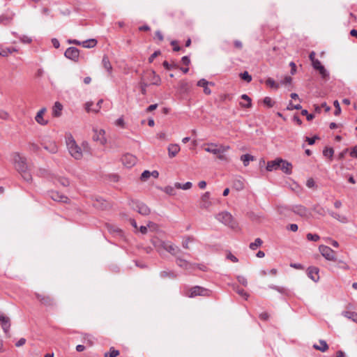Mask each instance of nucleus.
I'll list each match as a JSON object with an SVG mask.
<instances>
[{"instance_id":"f257e3e1","label":"nucleus","mask_w":357,"mask_h":357,"mask_svg":"<svg viewBox=\"0 0 357 357\" xmlns=\"http://www.w3.org/2000/svg\"><path fill=\"white\" fill-rule=\"evenodd\" d=\"M12 157L15 167L22 178L28 183L31 182L32 175L26 158L17 152L13 153Z\"/></svg>"},{"instance_id":"f03ea898","label":"nucleus","mask_w":357,"mask_h":357,"mask_svg":"<svg viewBox=\"0 0 357 357\" xmlns=\"http://www.w3.org/2000/svg\"><path fill=\"white\" fill-rule=\"evenodd\" d=\"M66 144L70 155L75 160H81L83 157L82 149L77 144L71 134L66 135Z\"/></svg>"},{"instance_id":"7ed1b4c3","label":"nucleus","mask_w":357,"mask_h":357,"mask_svg":"<svg viewBox=\"0 0 357 357\" xmlns=\"http://www.w3.org/2000/svg\"><path fill=\"white\" fill-rule=\"evenodd\" d=\"M230 149L229 146L218 145L217 144H209L204 150L212 154L216 155L217 158L222 161H227V157L225 153Z\"/></svg>"},{"instance_id":"20e7f679","label":"nucleus","mask_w":357,"mask_h":357,"mask_svg":"<svg viewBox=\"0 0 357 357\" xmlns=\"http://www.w3.org/2000/svg\"><path fill=\"white\" fill-rule=\"evenodd\" d=\"M313 211L321 215H325L326 213H328L333 218L337 220V221L342 222V223H347L348 222V218L345 215H340L331 210L327 209L326 210L323 207H318L314 206L313 208Z\"/></svg>"},{"instance_id":"39448f33","label":"nucleus","mask_w":357,"mask_h":357,"mask_svg":"<svg viewBox=\"0 0 357 357\" xmlns=\"http://www.w3.org/2000/svg\"><path fill=\"white\" fill-rule=\"evenodd\" d=\"M216 219L229 227L234 228L236 226V222H234L231 214L227 211H222L219 213L215 216Z\"/></svg>"},{"instance_id":"423d86ee","label":"nucleus","mask_w":357,"mask_h":357,"mask_svg":"<svg viewBox=\"0 0 357 357\" xmlns=\"http://www.w3.org/2000/svg\"><path fill=\"white\" fill-rule=\"evenodd\" d=\"M176 263L178 266L180 268L187 271L189 273H191L194 271H195V265L193 263H191L180 256L176 257Z\"/></svg>"},{"instance_id":"0eeeda50","label":"nucleus","mask_w":357,"mask_h":357,"mask_svg":"<svg viewBox=\"0 0 357 357\" xmlns=\"http://www.w3.org/2000/svg\"><path fill=\"white\" fill-rule=\"evenodd\" d=\"M160 246L172 255L176 257L181 252V249L170 241H162Z\"/></svg>"},{"instance_id":"6e6552de","label":"nucleus","mask_w":357,"mask_h":357,"mask_svg":"<svg viewBox=\"0 0 357 357\" xmlns=\"http://www.w3.org/2000/svg\"><path fill=\"white\" fill-rule=\"evenodd\" d=\"M321 255L328 261H335L336 260L335 252L328 246L321 245L319 248Z\"/></svg>"},{"instance_id":"1a4fd4ad","label":"nucleus","mask_w":357,"mask_h":357,"mask_svg":"<svg viewBox=\"0 0 357 357\" xmlns=\"http://www.w3.org/2000/svg\"><path fill=\"white\" fill-rule=\"evenodd\" d=\"M211 291L199 286H195L190 289L189 297L192 298L197 296H209Z\"/></svg>"},{"instance_id":"9d476101","label":"nucleus","mask_w":357,"mask_h":357,"mask_svg":"<svg viewBox=\"0 0 357 357\" xmlns=\"http://www.w3.org/2000/svg\"><path fill=\"white\" fill-rule=\"evenodd\" d=\"M93 139L103 145L107 142L105 131L103 129L93 128Z\"/></svg>"},{"instance_id":"9b49d317","label":"nucleus","mask_w":357,"mask_h":357,"mask_svg":"<svg viewBox=\"0 0 357 357\" xmlns=\"http://www.w3.org/2000/svg\"><path fill=\"white\" fill-rule=\"evenodd\" d=\"M64 55L67 59L73 61H77L79 56V51L75 47H70L66 50Z\"/></svg>"},{"instance_id":"f8f14e48","label":"nucleus","mask_w":357,"mask_h":357,"mask_svg":"<svg viewBox=\"0 0 357 357\" xmlns=\"http://www.w3.org/2000/svg\"><path fill=\"white\" fill-rule=\"evenodd\" d=\"M121 161L125 167L130 168L136 164L137 158L132 154L126 153L122 156Z\"/></svg>"},{"instance_id":"ddd939ff","label":"nucleus","mask_w":357,"mask_h":357,"mask_svg":"<svg viewBox=\"0 0 357 357\" xmlns=\"http://www.w3.org/2000/svg\"><path fill=\"white\" fill-rule=\"evenodd\" d=\"M291 211L295 214L300 215L301 217L306 218L309 215V211L306 207L303 205H294L291 207Z\"/></svg>"},{"instance_id":"4468645a","label":"nucleus","mask_w":357,"mask_h":357,"mask_svg":"<svg viewBox=\"0 0 357 357\" xmlns=\"http://www.w3.org/2000/svg\"><path fill=\"white\" fill-rule=\"evenodd\" d=\"M49 196L56 202L66 203L68 201V198L66 196L57 191H50Z\"/></svg>"},{"instance_id":"2eb2a0df","label":"nucleus","mask_w":357,"mask_h":357,"mask_svg":"<svg viewBox=\"0 0 357 357\" xmlns=\"http://www.w3.org/2000/svg\"><path fill=\"white\" fill-rule=\"evenodd\" d=\"M45 112H46V108L43 107L38 112V113L36 114V116H35L36 121L41 126H45L48 123V121L45 119L43 117Z\"/></svg>"},{"instance_id":"dca6fc26","label":"nucleus","mask_w":357,"mask_h":357,"mask_svg":"<svg viewBox=\"0 0 357 357\" xmlns=\"http://www.w3.org/2000/svg\"><path fill=\"white\" fill-rule=\"evenodd\" d=\"M281 162L282 158H276L274 160L268 161L266 167V170L268 172H273L279 169Z\"/></svg>"},{"instance_id":"f3484780","label":"nucleus","mask_w":357,"mask_h":357,"mask_svg":"<svg viewBox=\"0 0 357 357\" xmlns=\"http://www.w3.org/2000/svg\"><path fill=\"white\" fill-rule=\"evenodd\" d=\"M319 270L317 267H309L307 269V275L314 282H317L319 280Z\"/></svg>"},{"instance_id":"a211bd4d","label":"nucleus","mask_w":357,"mask_h":357,"mask_svg":"<svg viewBox=\"0 0 357 357\" xmlns=\"http://www.w3.org/2000/svg\"><path fill=\"white\" fill-rule=\"evenodd\" d=\"M199 205L202 208H208L211 205V202L210 201V193L208 192H206L202 196Z\"/></svg>"},{"instance_id":"6ab92c4d","label":"nucleus","mask_w":357,"mask_h":357,"mask_svg":"<svg viewBox=\"0 0 357 357\" xmlns=\"http://www.w3.org/2000/svg\"><path fill=\"white\" fill-rule=\"evenodd\" d=\"M214 85L213 82H209L205 79H201L197 82V86L200 87H203L204 92L206 95H209L211 93V90L208 88V85Z\"/></svg>"},{"instance_id":"aec40b11","label":"nucleus","mask_w":357,"mask_h":357,"mask_svg":"<svg viewBox=\"0 0 357 357\" xmlns=\"http://www.w3.org/2000/svg\"><path fill=\"white\" fill-rule=\"evenodd\" d=\"M279 169L286 174H291L292 172V165L288 161L282 159Z\"/></svg>"},{"instance_id":"412c9836","label":"nucleus","mask_w":357,"mask_h":357,"mask_svg":"<svg viewBox=\"0 0 357 357\" xmlns=\"http://www.w3.org/2000/svg\"><path fill=\"white\" fill-rule=\"evenodd\" d=\"M136 210L142 215H146L150 213L149 207L142 202H137L136 204Z\"/></svg>"},{"instance_id":"4be33fe9","label":"nucleus","mask_w":357,"mask_h":357,"mask_svg":"<svg viewBox=\"0 0 357 357\" xmlns=\"http://www.w3.org/2000/svg\"><path fill=\"white\" fill-rule=\"evenodd\" d=\"M180 151V146L177 144H172L168 146V155L169 158H174Z\"/></svg>"},{"instance_id":"5701e85b","label":"nucleus","mask_w":357,"mask_h":357,"mask_svg":"<svg viewBox=\"0 0 357 357\" xmlns=\"http://www.w3.org/2000/svg\"><path fill=\"white\" fill-rule=\"evenodd\" d=\"M63 105L59 102H56L52 107V116L59 117L61 115Z\"/></svg>"},{"instance_id":"b1692460","label":"nucleus","mask_w":357,"mask_h":357,"mask_svg":"<svg viewBox=\"0 0 357 357\" xmlns=\"http://www.w3.org/2000/svg\"><path fill=\"white\" fill-rule=\"evenodd\" d=\"M150 81L151 84L154 85H160L161 82V79L158 75L154 70H151L149 72Z\"/></svg>"},{"instance_id":"393cba45","label":"nucleus","mask_w":357,"mask_h":357,"mask_svg":"<svg viewBox=\"0 0 357 357\" xmlns=\"http://www.w3.org/2000/svg\"><path fill=\"white\" fill-rule=\"evenodd\" d=\"M342 315L357 324V312L351 311H343Z\"/></svg>"},{"instance_id":"a878e982","label":"nucleus","mask_w":357,"mask_h":357,"mask_svg":"<svg viewBox=\"0 0 357 357\" xmlns=\"http://www.w3.org/2000/svg\"><path fill=\"white\" fill-rule=\"evenodd\" d=\"M241 98L242 100H244L245 102H246V103H243V102H241L239 104L241 107H245V108H250L252 107V100L247 94L241 95Z\"/></svg>"},{"instance_id":"bb28decb","label":"nucleus","mask_w":357,"mask_h":357,"mask_svg":"<svg viewBox=\"0 0 357 357\" xmlns=\"http://www.w3.org/2000/svg\"><path fill=\"white\" fill-rule=\"evenodd\" d=\"M12 33L17 37L21 43L24 44H30L32 42V38L26 35H18L16 32H12Z\"/></svg>"},{"instance_id":"cd10ccee","label":"nucleus","mask_w":357,"mask_h":357,"mask_svg":"<svg viewBox=\"0 0 357 357\" xmlns=\"http://www.w3.org/2000/svg\"><path fill=\"white\" fill-rule=\"evenodd\" d=\"M160 276L162 278H169L171 279H175L177 277V275L172 271H162L160 273Z\"/></svg>"},{"instance_id":"c85d7f7f","label":"nucleus","mask_w":357,"mask_h":357,"mask_svg":"<svg viewBox=\"0 0 357 357\" xmlns=\"http://www.w3.org/2000/svg\"><path fill=\"white\" fill-rule=\"evenodd\" d=\"M97 43L98 42L96 39L91 38L82 42V45L85 48H92L97 45Z\"/></svg>"},{"instance_id":"c756f323","label":"nucleus","mask_w":357,"mask_h":357,"mask_svg":"<svg viewBox=\"0 0 357 357\" xmlns=\"http://www.w3.org/2000/svg\"><path fill=\"white\" fill-rule=\"evenodd\" d=\"M255 157L250 154H244L241 156V160L243 162V165L247 167L250 161H253Z\"/></svg>"},{"instance_id":"7c9ffc66","label":"nucleus","mask_w":357,"mask_h":357,"mask_svg":"<svg viewBox=\"0 0 357 357\" xmlns=\"http://www.w3.org/2000/svg\"><path fill=\"white\" fill-rule=\"evenodd\" d=\"M102 63L103 67L106 69V70L109 73H111L112 70V66L110 61L107 56H103Z\"/></svg>"},{"instance_id":"2f4dec72","label":"nucleus","mask_w":357,"mask_h":357,"mask_svg":"<svg viewBox=\"0 0 357 357\" xmlns=\"http://www.w3.org/2000/svg\"><path fill=\"white\" fill-rule=\"evenodd\" d=\"M36 296L38 299L40 300V301L44 305H50L52 303V301L49 296H41L38 294H36Z\"/></svg>"},{"instance_id":"473e14b6","label":"nucleus","mask_w":357,"mask_h":357,"mask_svg":"<svg viewBox=\"0 0 357 357\" xmlns=\"http://www.w3.org/2000/svg\"><path fill=\"white\" fill-rule=\"evenodd\" d=\"M314 348H315L317 350L324 352L328 349V346L326 341L319 340V345L314 344Z\"/></svg>"},{"instance_id":"72a5a7b5","label":"nucleus","mask_w":357,"mask_h":357,"mask_svg":"<svg viewBox=\"0 0 357 357\" xmlns=\"http://www.w3.org/2000/svg\"><path fill=\"white\" fill-rule=\"evenodd\" d=\"M233 289L241 296L244 298L245 299H247L249 296V294L245 292L243 289H240L237 285L233 284Z\"/></svg>"},{"instance_id":"f704fd0d","label":"nucleus","mask_w":357,"mask_h":357,"mask_svg":"<svg viewBox=\"0 0 357 357\" xmlns=\"http://www.w3.org/2000/svg\"><path fill=\"white\" fill-rule=\"evenodd\" d=\"M148 227L150 228V229H155L156 227V225L152 222H149L147 225V226H141L139 227V231L142 234H145L147 233V231H148Z\"/></svg>"},{"instance_id":"c9c22d12","label":"nucleus","mask_w":357,"mask_h":357,"mask_svg":"<svg viewBox=\"0 0 357 357\" xmlns=\"http://www.w3.org/2000/svg\"><path fill=\"white\" fill-rule=\"evenodd\" d=\"M266 84L274 89H278L280 87V84L275 82L273 78L268 77L266 80Z\"/></svg>"},{"instance_id":"e433bc0d","label":"nucleus","mask_w":357,"mask_h":357,"mask_svg":"<svg viewBox=\"0 0 357 357\" xmlns=\"http://www.w3.org/2000/svg\"><path fill=\"white\" fill-rule=\"evenodd\" d=\"M263 243L261 238H257L253 243H251L249 245L250 248L252 250H256L258 247H260Z\"/></svg>"},{"instance_id":"4c0bfd02","label":"nucleus","mask_w":357,"mask_h":357,"mask_svg":"<svg viewBox=\"0 0 357 357\" xmlns=\"http://www.w3.org/2000/svg\"><path fill=\"white\" fill-rule=\"evenodd\" d=\"M334 151L333 148L326 147L323 151L324 156L331 159L333 156Z\"/></svg>"},{"instance_id":"58836bf2","label":"nucleus","mask_w":357,"mask_h":357,"mask_svg":"<svg viewBox=\"0 0 357 357\" xmlns=\"http://www.w3.org/2000/svg\"><path fill=\"white\" fill-rule=\"evenodd\" d=\"M321 77L324 79H328L329 77L328 71L324 67L321 68V69L318 70Z\"/></svg>"},{"instance_id":"ea45409f","label":"nucleus","mask_w":357,"mask_h":357,"mask_svg":"<svg viewBox=\"0 0 357 357\" xmlns=\"http://www.w3.org/2000/svg\"><path fill=\"white\" fill-rule=\"evenodd\" d=\"M119 354V351L118 350L114 349L113 347H111L109 353L105 354V357H116Z\"/></svg>"},{"instance_id":"a19ab883","label":"nucleus","mask_w":357,"mask_h":357,"mask_svg":"<svg viewBox=\"0 0 357 357\" xmlns=\"http://www.w3.org/2000/svg\"><path fill=\"white\" fill-rule=\"evenodd\" d=\"M1 324V327L3 330V331L5 332V333H8L9 331L10 327L9 318Z\"/></svg>"},{"instance_id":"79ce46f5","label":"nucleus","mask_w":357,"mask_h":357,"mask_svg":"<svg viewBox=\"0 0 357 357\" xmlns=\"http://www.w3.org/2000/svg\"><path fill=\"white\" fill-rule=\"evenodd\" d=\"M263 102L269 108L273 107L274 105V102L273 101L272 98L268 96L264 98Z\"/></svg>"},{"instance_id":"37998d69","label":"nucleus","mask_w":357,"mask_h":357,"mask_svg":"<svg viewBox=\"0 0 357 357\" xmlns=\"http://www.w3.org/2000/svg\"><path fill=\"white\" fill-rule=\"evenodd\" d=\"M10 54L9 47H3L0 45V56L3 57L8 56Z\"/></svg>"},{"instance_id":"c03bdc74","label":"nucleus","mask_w":357,"mask_h":357,"mask_svg":"<svg viewBox=\"0 0 357 357\" xmlns=\"http://www.w3.org/2000/svg\"><path fill=\"white\" fill-rule=\"evenodd\" d=\"M242 79L246 81L247 82H250L252 80V77L250 75L248 72L245 71L240 75Z\"/></svg>"},{"instance_id":"a18cd8bd","label":"nucleus","mask_w":357,"mask_h":357,"mask_svg":"<svg viewBox=\"0 0 357 357\" xmlns=\"http://www.w3.org/2000/svg\"><path fill=\"white\" fill-rule=\"evenodd\" d=\"M291 81L292 78L290 76L287 75L284 77L283 79L280 81L279 84L280 85H289L291 83Z\"/></svg>"},{"instance_id":"49530a36","label":"nucleus","mask_w":357,"mask_h":357,"mask_svg":"<svg viewBox=\"0 0 357 357\" xmlns=\"http://www.w3.org/2000/svg\"><path fill=\"white\" fill-rule=\"evenodd\" d=\"M320 238L319 236L317 235V234H311V233H309L307 234V239L308 241H319Z\"/></svg>"},{"instance_id":"de8ad7c7","label":"nucleus","mask_w":357,"mask_h":357,"mask_svg":"<svg viewBox=\"0 0 357 357\" xmlns=\"http://www.w3.org/2000/svg\"><path fill=\"white\" fill-rule=\"evenodd\" d=\"M107 229L110 233H116L119 234H121V230L117 227H115L112 225H107Z\"/></svg>"},{"instance_id":"09e8293b","label":"nucleus","mask_w":357,"mask_h":357,"mask_svg":"<svg viewBox=\"0 0 357 357\" xmlns=\"http://www.w3.org/2000/svg\"><path fill=\"white\" fill-rule=\"evenodd\" d=\"M164 192L169 195H175V189L174 187L168 185L165 187Z\"/></svg>"},{"instance_id":"8fccbe9b","label":"nucleus","mask_w":357,"mask_h":357,"mask_svg":"<svg viewBox=\"0 0 357 357\" xmlns=\"http://www.w3.org/2000/svg\"><path fill=\"white\" fill-rule=\"evenodd\" d=\"M333 105L335 108L334 114L335 116H337L341 113V108H340V103H339L338 100H335L333 102Z\"/></svg>"},{"instance_id":"3c124183","label":"nucleus","mask_w":357,"mask_h":357,"mask_svg":"<svg viewBox=\"0 0 357 357\" xmlns=\"http://www.w3.org/2000/svg\"><path fill=\"white\" fill-rule=\"evenodd\" d=\"M194 241V238L190 236H188L185 238V239L183 241L182 245L184 248L188 249V244L190 242H192Z\"/></svg>"},{"instance_id":"603ef678","label":"nucleus","mask_w":357,"mask_h":357,"mask_svg":"<svg viewBox=\"0 0 357 357\" xmlns=\"http://www.w3.org/2000/svg\"><path fill=\"white\" fill-rule=\"evenodd\" d=\"M237 280L239 283L243 284L244 287H246L248 285V281L247 279L243 276V275H238L237 276Z\"/></svg>"},{"instance_id":"864d4df0","label":"nucleus","mask_w":357,"mask_h":357,"mask_svg":"<svg viewBox=\"0 0 357 357\" xmlns=\"http://www.w3.org/2000/svg\"><path fill=\"white\" fill-rule=\"evenodd\" d=\"M312 64L313 68L317 70L321 69V68L324 67V66L321 63V62L318 59L313 61V62H312Z\"/></svg>"},{"instance_id":"5fc2aeb1","label":"nucleus","mask_w":357,"mask_h":357,"mask_svg":"<svg viewBox=\"0 0 357 357\" xmlns=\"http://www.w3.org/2000/svg\"><path fill=\"white\" fill-rule=\"evenodd\" d=\"M151 174L150 172L148 170H145L142 172L141 175V180L142 181H146L149 178H150Z\"/></svg>"},{"instance_id":"6e6d98bb","label":"nucleus","mask_w":357,"mask_h":357,"mask_svg":"<svg viewBox=\"0 0 357 357\" xmlns=\"http://www.w3.org/2000/svg\"><path fill=\"white\" fill-rule=\"evenodd\" d=\"M301 105L300 104L298 105H293L291 102H289L288 105L287 109L288 110H292V109H301Z\"/></svg>"},{"instance_id":"4d7b16f0","label":"nucleus","mask_w":357,"mask_h":357,"mask_svg":"<svg viewBox=\"0 0 357 357\" xmlns=\"http://www.w3.org/2000/svg\"><path fill=\"white\" fill-rule=\"evenodd\" d=\"M59 182L63 186H68L70 184L69 180L66 178H59Z\"/></svg>"},{"instance_id":"13d9d810","label":"nucleus","mask_w":357,"mask_h":357,"mask_svg":"<svg viewBox=\"0 0 357 357\" xmlns=\"http://www.w3.org/2000/svg\"><path fill=\"white\" fill-rule=\"evenodd\" d=\"M0 118L3 120H6L9 118L8 113L3 109H0Z\"/></svg>"},{"instance_id":"bf43d9fd","label":"nucleus","mask_w":357,"mask_h":357,"mask_svg":"<svg viewBox=\"0 0 357 357\" xmlns=\"http://www.w3.org/2000/svg\"><path fill=\"white\" fill-rule=\"evenodd\" d=\"M159 54H160V51H155L154 52L149 58V62L152 63L155 57H157Z\"/></svg>"},{"instance_id":"052dcab7","label":"nucleus","mask_w":357,"mask_h":357,"mask_svg":"<svg viewBox=\"0 0 357 357\" xmlns=\"http://www.w3.org/2000/svg\"><path fill=\"white\" fill-rule=\"evenodd\" d=\"M317 139H318L317 136H314L313 137H306L305 140L308 142L310 145H312L314 144Z\"/></svg>"},{"instance_id":"680f3d73","label":"nucleus","mask_w":357,"mask_h":357,"mask_svg":"<svg viewBox=\"0 0 357 357\" xmlns=\"http://www.w3.org/2000/svg\"><path fill=\"white\" fill-rule=\"evenodd\" d=\"M290 266L291 268H294L296 269H299V270H302L304 268L303 266L301 264H298V263H291Z\"/></svg>"},{"instance_id":"e2e57ef3","label":"nucleus","mask_w":357,"mask_h":357,"mask_svg":"<svg viewBox=\"0 0 357 357\" xmlns=\"http://www.w3.org/2000/svg\"><path fill=\"white\" fill-rule=\"evenodd\" d=\"M49 151L52 153H55L57 152L58 151V148H57V146L54 143V144H50V147L49 149Z\"/></svg>"},{"instance_id":"0e129e2a","label":"nucleus","mask_w":357,"mask_h":357,"mask_svg":"<svg viewBox=\"0 0 357 357\" xmlns=\"http://www.w3.org/2000/svg\"><path fill=\"white\" fill-rule=\"evenodd\" d=\"M192 186V183L190 181L186 182L185 183L182 185V190H188L190 189Z\"/></svg>"},{"instance_id":"69168bd1","label":"nucleus","mask_w":357,"mask_h":357,"mask_svg":"<svg viewBox=\"0 0 357 357\" xmlns=\"http://www.w3.org/2000/svg\"><path fill=\"white\" fill-rule=\"evenodd\" d=\"M350 155L352 157V158H357V146H355L352 148L351 152H350Z\"/></svg>"},{"instance_id":"338daca9","label":"nucleus","mask_w":357,"mask_h":357,"mask_svg":"<svg viewBox=\"0 0 357 357\" xmlns=\"http://www.w3.org/2000/svg\"><path fill=\"white\" fill-rule=\"evenodd\" d=\"M115 124L118 126H120V127H123L124 126V120L122 117L121 118H119L116 121V123Z\"/></svg>"},{"instance_id":"774afa93","label":"nucleus","mask_w":357,"mask_h":357,"mask_svg":"<svg viewBox=\"0 0 357 357\" xmlns=\"http://www.w3.org/2000/svg\"><path fill=\"white\" fill-rule=\"evenodd\" d=\"M181 61L182 63L185 66H188L190 63V60L188 56H183Z\"/></svg>"}]
</instances>
